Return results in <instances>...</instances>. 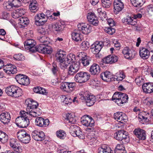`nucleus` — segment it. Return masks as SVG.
<instances>
[{
  "instance_id": "obj_1",
  "label": "nucleus",
  "mask_w": 153,
  "mask_h": 153,
  "mask_svg": "<svg viewBox=\"0 0 153 153\" xmlns=\"http://www.w3.org/2000/svg\"><path fill=\"white\" fill-rule=\"evenodd\" d=\"M79 98L84 100L87 105L91 106L93 105L95 102V97L92 95H90L87 92H81L79 94Z\"/></svg>"
},
{
  "instance_id": "obj_2",
  "label": "nucleus",
  "mask_w": 153,
  "mask_h": 153,
  "mask_svg": "<svg viewBox=\"0 0 153 153\" xmlns=\"http://www.w3.org/2000/svg\"><path fill=\"white\" fill-rule=\"evenodd\" d=\"M5 92L8 95L15 97H19L22 94V90L14 85H11L6 88Z\"/></svg>"
},
{
  "instance_id": "obj_3",
  "label": "nucleus",
  "mask_w": 153,
  "mask_h": 153,
  "mask_svg": "<svg viewBox=\"0 0 153 153\" xmlns=\"http://www.w3.org/2000/svg\"><path fill=\"white\" fill-rule=\"evenodd\" d=\"M90 74L87 72L81 71L77 73L75 76L74 80L77 82L83 83L90 79Z\"/></svg>"
},
{
  "instance_id": "obj_4",
  "label": "nucleus",
  "mask_w": 153,
  "mask_h": 153,
  "mask_svg": "<svg viewBox=\"0 0 153 153\" xmlns=\"http://www.w3.org/2000/svg\"><path fill=\"white\" fill-rule=\"evenodd\" d=\"M17 136L18 139L24 143H28L30 140V134H28L24 130L19 131L17 133Z\"/></svg>"
},
{
  "instance_id": "obj_5",
  "label": "nucleus",
  "mask_w": 153,
  "mask_h": 153,
  "mask_svg": "<svg viewBox=\"0 0 153 153\" xmlns=\"http://www.w3.org/2000/svg\"><path fill=\"white\" fill-rule=\"evenodd\" d=\"M114 137L118 140L122 141L128 142L129 140V138L127 132L121 130L118 131L114 134Z\"/></svg>"
},
{
  "instance_id": "obj_6",
  "label": "nucleus",
  "mask_w": 153,
  "mask_h": 153,
  "mask_svg": "<svg viewBox=\"0 0 153 153\" xmlns=\"http://www.w3.org/2000/svg\"><path fill=\"white\" fill-rule=\"evenodd\" d=\"M35 48L36 49V51L42 53L50 54L53 51L52 48L50 46L45 44L39 45L38 46H36Z\"/></svg>"
},
{
  "instance_id": "obj_7",
  "label": "nucleus",
  "mask_w": 153,
  "mask_h": 153,
  "mask_svg": "<svg viewBox=\"0 0 153 153\" xmlns=\"http://www.w3.org/2000/svg\"><path fill=\"white\" fill-rule=\"evenodd\" d=\"M36 42L32 39H27L24 43L25 48L29 52L34 53L36 52Z\"/></svg>"
},
{
  "instance_id": "obj_8",
  "label": "nucleus",
  "mask_w": 153,
  "mask_h": 153,
  "mask_svg": "<svg viewBox=\"0 0 153 153\" xmlns=\"http://www.w3.org/2000/svg\"><path fill=\"white\" fill-rule=\"evenodd\" d=\"M15 79L19 84L24 85H27L30 82L29 79L27 76L21 74L16 75Z\"/></svg>"
},
{
  "instance_id": "obj_9",
  "label": "nucleus",
  "mask_w": 153,
  "mask_h": 153,
  "mask_svg": "<svg viewBox=\"0 0 153 153\" xmlns=\"http://www.w3.org/2000/svg\"><path fill=\"white\" fill-rule=\"evenodd\" d=\"M78 30L85 34H88L91 32V27L88 24L84 23H80L77 25Z\"/></svg>"
},
{
  "instance_id": "obj_10",
  "label": "nucleus",
  "mask_w": 153,
  "mask_h": 153,
  "mask_svg": "<svg viewBox=\"0 0 153 153\" xmlns=\"http://www.w3.org/2000/svg\"><path fill=\"white\" fill-rule=\"evenodd\" d=\"M114 116L115 120L122 123H124L128 120L127 116L122 112H116L114 114Z\"/></svg>"
},
{
  "instance_id": "obj_11",
  "label": "nucleus",
  "mask_w": 153,
  "mask_h": 153,
  "mask_svg": "<svg viewBox=\"0 0 153 153\" xmlns=\"http://www.w3.org/2000/svg\"><path fill=\"white\" fill-rule=\"evenodd\" d=\"M122 53L126 58L130 59L134 58L135 54L134 50L130 49L128 47H125L123 50Z\"/></svg>"
},
{
  "instance_id": "obj_12",
  "label": "nucleus",
  "mask_w": 153,
  "mask_h": 153,
  "mask_svg": "<svg viewBox=\"0 0 153 153\" xmlns=\"http://www.w3.org/2000/svg\"><path fill=\"white\" fill-rule=\"evenodd\" d=\"M80 67L79 62L72 63L68 69V74L70 75H74L79 70Z\"/></svg>"
},
{
  "instance_id": "obj_13",
  "label": "nucleus",
  "mask_w": 153,
  "mask_h": 153,
  "mask_svg": "<svg viewBox=\"0 0 153 153\" xmlns=\"http://www.w3.org/2000/svg\"><path fill=\"white\" fill-rule=\"evenodd\" d=\"M49 122L48 119H45L40 117H37L35 119L36 125L41 127L48 126L49 124Z\"/></svg>"
},
{
  "instance_id": "obj_14",
  "label": "nucleus",
  "mask_w": 153,
  "mask_h": 153,
  "mask_svg": "<svg viewBox=\"0 0 153 153\" xmlns=\"http://www.w3.org/2000/svg\"><path fill=\"white\" fill-rule=\"evenodd\" d=\"M33 138L36 140L41 141L45 138V135L44 132L42 131H39L37 130H34L32 133Z\"/></svg>"
},
{
  "instance_id": "obj_15",
  "label": "nucleus",
  "mask_w": 153,
  "mask_h": 153,
  "mask_svg": "<svg viewBox=\"0 0 153 153\" xmlns=\"http://www.w3.org/2000/svg\"><path fill=\"white\" fill-rule=\"evenodd\" d=\"M87 116V117L82 118L81 122L82 124L87 127L93 128L94 126V122L92 118Z\"/></svg>"
},
{
  "instance_id": "obj_16",
  "label": "nucleus",
  "mask_w": 153,
  "mask_h": 153,
  "mask_svg": "<svg viewBox=\"0 0 153 153\" xmlns=\"http://www.w3.org/2000/svg\"><path fill=\"white\" fill-rule=\"evenodd\" d=\"M94 128H88L86 129L87 132L90 131L89 133H88L86 137L90 142H94L97 139V137L95 134L96 132L94 131Z\"/></svg>"
},
{
  "instance_id": "obj_17",
  "label": "nucleus",
  "mask_w": 153,
  "mask_h": 153,
  "mask_svg": "<svg viewBox=\"0 0 153 153\" xmlns=\"http://www.w3.org/2000/svg\"><path fill=\"white\" fill-rule=\"evenodd\" d=\"M16 123L18 126L24 128L27 127L29 125L30 121L29 119H22L20 118L16 119Z\"/></svg>"
},
{
  "instance_id": "obj_18",
  "label": "nucleus",
  "mask_w": 153,
  "mask_h": 153,
  "mask_svg": "<svg viewBox=\"0 0 153 153\" xmlns=\"http://www.w3.org/2000/svg\"><path fill=\"white\" fill-rule=\"evenodd\" d=\"M118 57L115 55H108L102 59L104 63L111 64L116 62L118 60Z\"/></svg>"
},
{
  "instance_id": "obj_19",
  "label": "nucleus",
  "mask_w": 153,
  "mask_h": 153,
  "mask_svg": "<svg viewBox=\"0 0 153 153\" xmlns=\"http://www.w3.org/2000/svg\"><path fill=\"white\" fill-rule=\"evenodd\" d=\"M10 116L9 113L3 112L0 115V121L4 124H7L10 120Z\"/></svg>"
},
{
  "instance_id": "obj_20",
  "label": "nucleus",
  "mask_w": 153,
  "mask_h": 153,
  "mask_svg": "<svg viewBox=\"0 0 153 153\" xmlns=\"http://www.w3.org/2000/svg\"><path fill=\"white\" fill-rule=\"evenodd\" d=\"M133 132L139 140H144L146 139V135L144 130L140 128L136 129Z\"/></svg>"
},
{
  "instance_id": "obj_21",
  "label": "nucleus",
  "mask_w": 153,
  "mask_h": 153,
  "mask_svg": "<svg viewBox=\"0 0 153 153\" xmlns=\"http://www.w3.org/2000/svg\"><path fill=\"white\" fill-rule=\"evenodd\" d=\"M77 56L79 58L80 61L84 66H86L89 64V60L87 59L85 53L83 52L77 53Z\"/></svg>"
},
{
  "instance_id": "obj_22",
  "label": "nucleus",
  "mask_w": 153,
  "mask_h": 153,
  "mask_svg": "<svg viewBox=\"0 0 153 153\" xmlns=\"http://www.w3.org/2000/svg\"><path fill=\"white\" fill-rule=\"evenodd\" d=\"M102 48V45L100 42H96L91 46V49L94 54H98Z\"/></svg>"
},
{
  "instance_id": "obj_23",
  "label": "nucleus",
  "mask_w": 153,
  "mask_h": 153,
  "mask_svg": "<svg viewBox=\"0 0 153 153\" xmlns=\"http://www.w3.org/2000/svg\"><path fill=\"white\" fill-rule=\"evenodd\" d=\"M150 52L147 48H142L139 50V55L143 59H147L149 57Z\"/></svg>"
},
{
  "instance_id": "obj_24",
  "label": "nucleus",
  "mask_w": 153,
  "mask_h": 153,
  "mask_svg": "<svg viewBox=\"0 0 153 153\" xmlns=\"http://www.w3.org/2000/svg\"><path fill=\"white\" fill-rule=\"evenodd\" d=\"M143 89L146 93H151L153 92V83H147L143 85Z\"/></svg>"
},
{
  "instance_id": "obj_25",
  "label": "nucleus",
  "mask_w": 153,
  "mask_h": 153,
  "mask_svg": "<svg viewBox=\"0 0 153 153\" xmlns=\"http://www.w3.org/2000/svg\"><path fill=\"white\" fill-rule=\"evenodd\" d=\"M100 68L99 65L97 64H93L90 68L89 71L92 75L99 74L100 72Z\"/></svg>"
},
{
  "instance_id": "obj_26",
  "label": "nucleus",
  "mask_w": 153,
  "mask_h": 153,
  "mask_svg": "<svg viewBox=\"0 0 153 153\" xmlns=\"http://www.w3.org/2000/svg\"><path fill=\"white\" fill-rule=\"evenodd\" d=\"M72 39L78 42L82 40V35L77 30H75L71 34Z\"/></svg>"
},
{
  "instance_id": "obj_27",
  "label": "nucleus",
  "mask_w": 153,
  "mask_h": 153,
  "mask_svg": "<svg viewBox=\"0 0 153 153\" xmlns=\"http://www.w3.org/2000/svg\"><path fill=\"white\" fill-rule=\"evenodd\" d=\"M114 4V9L117 11H120L123 8V4L120 0H115Z\"/></svg>"
},
{
  "instance_id": "obj_28",
  "label": "nucleus",
  "mask_w": 153,
  "mask_h": 153,
  "mask_svg": "<svg viewBox=\"0 0 153 153\" xmlns=\"http://www.w3.org/2000/svg\"><path fill=\"white\" fill-rule=\"evenodd\" d=\"M7 69H4L5 72L9 74H13L16 73V68L15 66L12 64H10L7 65Z\"/></svg>"
},
{
  "instance_id": "obj_29",
  "label": "nucleus",
  "mask_w": 153,
  "mask_h": 153,
  "mask_svg": "<svg viewBox=\"0 0 153 153\" xmlns=\"http://www.w3.org/2000/svg\"><path fill=\"white\" fill-rule=\"evenodd\" d=\"M100 77L104 81H108L112 78V74L109 71H106L101 74Z\"/></svg>"
},
{
  "instance_id": "obj_30",
  "label": "nucleus",
  "mask_w": 153,
  "mask_h": 153,
  "mask_svg": "<svg viewBox=\"0 0 153 153\" xmlns=\"http://www.w3.org/2000/svg\"><path fill=\"white\" fill-rule=\"evenodd\" d=\"M98 153H112L111 149L105 145H102L98 149Z\"/></svg>"
},
{
  "instance_id": "obj_31",
  "label": "nucleus",
  "mask_w": 153,
  "mask_h": 153,
  "mask_svg": "<svg viewBox=\"0 0 153 153\" xmlns=\"http://www.w3.org/2000/svg\"><path fill=\"white\" fill-rule=\"evenodd\" d=\"M66 55L65 53L61 51L58 52L56 55V60L59 62L65 60Z\"/></svg>"
},
{
  "instance_id": "obj_32",
  "label": "nucleus",
  "mask_w": 153,
  "mask_h": 153,
  "mask_svg": "<svg viewBox=\"0 0 153 153\" xmlns=\"http://www.w3.org/2000/svg\"><path fill=\"white\" fill-rule=\"evenodd\" d=\"M28 112L30 115L35 117L40 115L42 113V111L39 108L36 107L33 109L32 111H30Z\"/></svg>"
},
{
  "instance_id": "obj_33",
  "label": "nucleus",
  "mask_w": 153,
  "mask_h": 153,
  "mask_svg": "<svg viewBox=\"0 0 153 153\" xmlns=\"http://www.w3.org/2000/svg\"><path fill=\"white\" fill-rule=\"evenodd\" d=\"M39 105L38 103L33 101H30L27 104L26 108L27 111L29 112L32 111V110L37 107Z\"/></svg>"
},
{
  "instance_id": "obj_34",
  "label": "nucleus",
  "mask_w": 153,
  "mask_h": 153,
  "mask_svg": "<svg viewBox=\"0 0 153 153\" xmlns=\"http://www.w3.org/2000/svg\"><path fill=\"white\" fill-rule=\"evenodd\" d=\"M29 9L32 12H35L38 10V4L36 1L32 0L31 2L29 5Z\"/></svg>"
},
{
  "instance_id": "obj_35",
  "label": "nucleus",
  "mask_w": 153,
  "mask_h": 153,
  "mask_svg": "<svg viewBox=\"0 0 153 153\" xmlns=\"http://www.w3.org/2000/svg\"><path fill=\"white\" fill-rule=\"evenodd\" d=\"M8 135L5 132L0 130V142L2 143H5L8 140Z\"/></svg>"
},
{
  "instance_id": "obj_36",
  "label": "nucleus",
  "mask_w": 153,
  "mask_h": 153,
  "mask_svg": "<svg viewBox=\"0 0 153 153\" xmlns=\"http://www.w3.org/2000/svg\"><path fill=\"white\" fill-rule=\"evenodd\" d=\"M128 95L124 93H123L120 92H115L113 96L112 97V100L114 101L122 98Z\"/></svg>"
},
{
  "instance_id": "obj_37",
  "label": "nucleus",
  "mask_w": 153,
  "mask_h": 153,
  "mask_svg": "<svg viewBox=\"0 0 153 153\" xmlns=\"http://www.w3.org/2000/svg\"><path fill=\"white\" fill-rule=\"evenodd\" d=\"M4 9L8 11H11L15 7L10 0L8 1H5L3 4Z\"/></svg>"
},
{
  "instance_id": "obj_38",
  "label": "nucleus",
  "mask_w": 153,
  "mask_h": 153,
  "mask_svg": "<svg viewBox=\"0 0 153 153\" xmlns=\"http://www.w3.org/2000/svg\"><path fill=\"white\" fill-rule=\"evenodd\" d=\"M132 4L135 7H140L144 3V0H130Z\"/></svg>"
},
{
  "instance_id": "obj_39",
  "label": "nucleus",
  "mask_w": 153,
  "mask_h": 153,
  "mask_svg": "<svg viewBox=\"0 0 153 153\" xmlns=\"http://www.w3.org/2000/svg\"><path fill=\"white\" fill-rule=\"evenodd\" d=\"M79 127L76 125H71L70 128V132L71 135L74 137L76 136V134L75 133L78 130Z\"/></svg>"
},
{
  "instance_id": "obj_40",
  "label": "nucleus",
  "mask_w": 153,
  "mask_h": 153,
  "mask_svg": "<svg viewBox=\"0 0 153 153\" xmlns=\"http://www.w3.org/2000/svg\"><path fill=\"white\" fill-rule=\"evenodd\" d=\"M128 96H126L114 101L119 106H122L124 103L126 102L128 99Z\"/></svg>"
},
{
  "instance_id": "obj_41",
  "label": "nucleus",
  "mask_w": 153,
  "mask_h": 153,
  "mask_svg": "<svg viewBox=\"0 0 153 153\" xmlns=\"http://www.w3.org/2000/svg\"><path fill=\"white\" fill-rule=\"evenodd\" d=\"M64 27L58 23H56L52 25V28L55 31L60 32L63 30Z\"/></svg>"
},
{
  "instance_id": "obj_42",
  "label": "nucleus",
  "mask_w": 153,
  "mask_h": 153,
  "mask_svg": "<svg viewBox=\"0 0 153 153\" xmlns=\"http://www.w3.org/2000/svg\"><path fill=\"white\" fill-rule=\"evenodd\" d=\"M65 60L69 64L74 62L76 60L75 56L72 53H70L67 55Z\"/></svg>"
},
{
  "instance_id": "obj_43",
  "label": "nucleus",
  "mask_w": 153,
  "mask_h": 153,
  "mask_svg": "<svg viewBox=\"0 0 153 153\" xmlns=\"http://www.w3.org/2000/svg\"><path fill=\"white\" fill-rule=\"evenodd\" d=\"M74 115L73 114L68 113L66 115L65 118L69 123H73L74 120Z\"/></svg>"
},
{
  "instance_id": "obj_44",
  "label": "nucleus",
  "mask_w": 153,
  "mask_h": 153,
  "mask_svg": "<svg viewBox=\"0 0 153 153\" xmlns=\"http://www.w3.org/2000/svg\"><path fill=\"white\" fill-rule=\"evenodd\" d=\"M68 93H70L75 89L76 84L74 82H68Z\"/></svg>"
},
{
  "instance_id": "obj_45",
  "label": "nucleus",
  "mask_w": 153,
  "mask_h": 153,
  "mask_svg": "<svg viewBox=\"0 0 153 153\" xmlns=\"http://www.w3.org/2000/svg\"><path fill=\"white\" fill-rule=\"evenodd\" d=\"M28 115H29L28 111L26 112L24 111H21L20 113V116L16 118H21L22 119H28L27 118Z\"/></svg>"
},
{
  "instance_id": "obj_46",
  "label": "nucleus",
  "mask_w": 153,
  "mask_h": 153,
  "mask_svg": "<svg viewBox=\"0 0 153 153\" xmlns=\"http://www.w3.org/2000/svg\"><path fill=\"white\" fill-rule=\"evenodd\" d=\"M62 98L64 99L63 102L65 104H70L72 103V98L71 97H66L65 95H62Z\"/></svg>"
},
{
  "instance_id": "obj_47",
  "label": "nucleus",
  "mask_w": 153,
  "mask_h": 153,
  "mask_svg": "<svg viewBox=\"0 0 153 153\" xmlns=\"http://www.w3.org/2000/svg\"><path fill=\"white\" fill-rule=\"evenodd\" d=\"M56 134L58 137L61 139H63L66 136L65 131L61 130L56 131Z\"/></svg>"
},
{
  "instance_id": "obj_48",
  "label": "nucleus",
  "mask_w": 153,
  "mask_h": 153,
  "mask_svg": "<svg viewBox=\"0 0 153 153\" xmlns=\"http://www.w3.org/2000/svg\"><path fill=\"white\" fill-rule=\"evenodd\" d=\"M12 148L14 150L18 153L22 152V148L19 142L18 141V142Z\"/></svg>"
},
{
  "instance_id": "obj_49",
  "label": "nucleus",
  "mask_w": 153,
  "mask_h": 153,
  "mask_svg": "<svg viewBox=\"0 0 153 153\" xmlns=\"http://www.w3.org/2000/svg\"><path fill=\"white\" fill-rule=\"evenodd\" d=\"M59 67L62 69H64L66 68L68 65L69 64L66 61V60L59 62Z\"/></svg>"
},
{
  "instance_id": "obj_50",
  "label": "nucleus",
  "mask_w": 153,
  "mask_h": 153,
  "mask_svg": "<svg viewBox=\"0 0 153 153\" xmlns=\"http://www.w3.org/2000/svg\"><path fill=\"white\" fill-rule=\"evenodd\" d=\"M89 47V43L87 41H84L81 44V48L84 50H87Z\"/></svg>"
},
{
  "instance_id": "obj_51",
  "label": "nucleus",
  "mask_w": 153,
  "mask_h": 153,
  "mask_svg": "<svg viewBox=\"0 0 153 153\" xmlns=\"http://www.w3.org/2000/svg\"><path fill=\"white\" fill-rule=\"evenodd\" d=\"M68 82H65L62 83L60 86V89L63 91L68 93Z\"/></svg>"
},
{
  "instance_id": "obj_52",
  "label": "nucleus",
  "mask_w": 153,
  "mask_h": 153,
  "mask_svg": "<svg viewBox=\"0 0 153 153\" xmlns=\"http://www.w3.org/2000/svg\"><path fill=\"white\" fill-rule=\"evenodd\" d=\"M15 7H18L21 6L20 0H10Z\"/></svg>"
},
{
  "instance_id": "obj_53",
  "label": "nucleus",
  "mask_w": 153,
  "mask_h": 153,
  "mask_svg": "<svg viewBox=\"0 0 153 153\" xmlns=\"http://www.w3.org/2000/svg\"><path fill=\"white\" fill-rule=\"evenodd\" d=\"M102 6L105 8H108L110 7L111 3V1H101Z\"/></svg>"
},
{
  "instance_id": "obj_54",
  "label": "nucleus",
  "mask_w": 153,
  "mask_h": 153,
  "mask_svg": "<svg viewBox=\"0 0 153 153\" xmlns=\"http://www.w3.org/2000/svg\"><path fill=\"white\" fill-rule=\"evenodd\" d=\"M19 24L21 26V27H25L26 25H27L29 22V20H19Z\"/></svg>"
},
{
  "instance_id": "obj_55",
  "label": "nucleus",
  "mask_w": 153,
  "mask_h": 153,
  "mask_svg": "<svg viewBox=\"0 0 153 153\" xmlns=\"http://www.w3.org/2000/svg\"><path fill=\"white\" fill-rule=\"evenodd\" d=\"M76 134V136L78 137L80 139H83L84 138L85 136L82 134V132L80 131L79 127V128L78 130L75 133Z\"/></svg>"
},
{
  "instance_id": "obj_56",
  "label": "nucleus",
  "mask_w": 153,
  "mask_h": 153,
  "mask_svg": "<svg viewBox=\"0 0 153 153\" xmlns=\"http://www.w3.org/2000/svg\"><path fill=\"white\" fill-rule=\"evenodd\" d=\"M135 82L138 85H140L143 83V79L141 76H139L136 78Z\"/></svg>"
},
{
  "instance_id": "obj_57",
  "label": "nucleus",
  "mask_w": 153,
  "mask_h": 153,
  "mask_svg": "<svg viewBox=\"0 0 153 153\" xmlns=\"http://www.w3.org/2000/svg\"><path fill=\"white\" fill-rule=\"evenodd\" d=\"M125 77V75L122 71L119 72V75L116 78L117 81H121Z\"/></svg>"
},
{
  "instance_id": "obj_58",
  "label": "nucleus",
  "mask_w": 153,
  "mask_h": 153,
  "mask_svg": "<svg viewBox=\"0 0 153 153\" xmlns=\"http://www.w3.org/2000/svg\"><path fill=\"white\" fill-rule=\"evenodd\" d=\"M105 31L107 33L110 35H112L115 32V30L114 29L111 27H108L105 28Z\"/></svg>"
},
{
  "instance_id": "obj_59",
  "label": "nucleus",
  "mask_w": 153,
  "mask_h": 153,
  "mask_svg": "<svg viewBox=\"0 0 153 153\" xmlns=\"http://www.w3.org/2000/svg\"><path fill=\"white\" fill-rule=\"evenodd\" d=\"M19 13V12H13L12 14V17L14 19L18 18L19 17V19H22L24 18V17L23 16L21 17L20 16Z\"/></svg>"
},
{
  "instance_id": "obj_60",
  "label": "nucleus",
  "mask_w": 153,
  "mask_h": 153,
  "mask_svg": "<svg viewBox=\"0 0 153 153\" xmlns=\"http://www.w3.org/2000/svg\"><path fill=\"white\" fill-rule=\"evenodd\" d=\"M146 105L148 106L153 105V99L152 98H147L145 100Z\"/></svg>"
},
{
  "instance_id": "obj_61",
  "label": "nucleus",
  "mask_w": 153,
  "mask_h": 153,
  "mask_svg": "<svg viewBox=\"0 0 153 153\" xmlns=\"http://www.w3.org/2000/svg\"><path fill=\"white\" fill-rule=\"evenodd\" d=\"M53 68H52V71L53 74H56L58 71V68L56 66V63L53 62L52 64Z\"/></svg>"
},
{
  "instance_id": "obj_62",
  "label": "nucleus",
  "mask_w": 153,
  "mask_h": 153,
  "mask_svg": "<svg viewBox=\"0 0 153 153\" xmlns=\"http://www.w3.org/2000/svg\"><path fill=\"white\" fill-rule=\"evenodd\" d=\"M23 56L21 54L18 53L14 55L13 58L17 60H22L24 59Z\"/></svg>"
},
{
  "instance_id": "obj_63",
  "label": "nucleus",
  "mask_w": 153,
  "mask_h": 153,
  "mask_svg": "<svg viewBox=\"0 0 153 153\" xmlns=\"http://www.w3.org/2000/svg\"><path fill=\"white\" fill-rule=\"evenodd\" d=\"M47 21V20L43 21L42 20H36L35 22L37 26H40L43 25Z\"/></svg>"
},
{
  "instance_id": "obj_64",
  "label": "nucleus",
  "mask_w": 153,
  "mask_h": 153,
  "mask_svg": "<svg viewBox=\"0 0 153 153\" xmlns=\"http://www.w3.org/2000/svg\"><path fill=\"white\" fill-rule=\"evenodd\" d=\"M87 17V19H95L96 16L94 13L90 12L88 13Z\"/></svg>"
}]
</instances>
